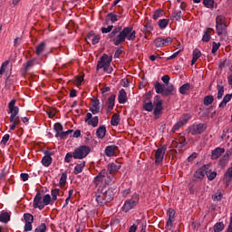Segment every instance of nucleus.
Returning <instances> with one entry per match:
<instances>
[{
	"instance_id": "63",
	"label": "nucleus",
	"mask_w": 232,
	"mask_h": 232,
	"mask_svg": "<svg viewBox=\"0 0 232 232\" xmlns=\"http://www.w3.org/2000/svg\"><path fill=\"white\" fill-rule=\"evenodd\" d=\"M192 55L194 58L198 59L200 55H202V53H200V50L195 49L192 53Z\"/></svg>"
},
{
	"instance_id": "44",
	"label": "nucleus",
	"mask_w": 232,
	"mask_h": 232,
	"mask_svg": "<svg viewBox=\"0 0 232 232\" xmlns=\"http://www.w3.org/2000/svg\"><path fill=\"white\" fill-rule=\"evenodd\" d=\"M167 215L169 217L168 220H175V215H176L175 209L169 208L167 211Z\"/></svg>"
},
{
	"instance_id": "58",
	"label": "nucleus",
	"mask_w": 232,
	"mask_h": 232,
	"mask_svg": "<svg viewBox=\"0 0 232 232\" xmlns=\"http://www.w3.org/2000/svg\"><path fill=\"white\" fill-rule=\"evenodd\" d=\"M8 140H10V134H5L2 138L1 144H4V146H6Z\"/></svg>"
},
{
	"instance_id": "16",
	"label": "nucleus",
	"mask_w": 232,
	"mask_h": 232,
	"mask_svg": "<svg viewBox=\"0 0 232 232\" xmlns=\"http://www.w3.org/2000/svg\"><path fill=\"white\" fill-rule=\"evenodd\" d=\"M223 153H226L225 148H220V147L216 148L214 150H212V153H211L212 160H217V159H220Z\"/></svg>"
},
{
	"instance_id": "7",
	"label": "nucleus",
	"mask_w": 232,
	"mask_h": 232,
	"mask_svg": "<svg viewBox=\"0 0 232 232\" xmlns=\"http://www.w3.org/2000/svg\"><path fill=\"white\" fill-rule=\"evenodd\" d=\"M121 169V164L110 163L107 166V171L109 172L107 176V179L105 180V185L111 184V182H114L115 180V173Z\"/></svg>"
},
{
	"instance_id": "26",
	"label": "nucleus",
	"mask_w": 232,
	"mask_h": 232,
	"mask_svg": "<svg viewBox=\"0 0 232 232\" xmlns=\"http://www.w3.org/2000/svg\"><path fill=\"white\" fill-rule=\"evenodd\" d=\"M203 5L206 8H209L212 10V8H217V4L215 3V0H203Z\"/></svg>"
},
{
	"instance_id": "3",
	"label": "nucleus",
	"mask_w": 232,
	"mask_h": 232,
	"mask_svg": "<svg viewBox=\"0 0 232 232\" xmlns=\"http://www.w3.org/2000/svg\"><path fill=\"white\" fill-rule=\"evenodd\" d=\"M115 191L116 189L113 188L108 189L99 188L94 195L98 206H106V204L111 202L115 198Z\"/></svg>"
},
{
	"instance_id": "20",
	"label": "nucleus",
	"mask_w": 232,
	"mask_h": 232,
	"mask_svg": "<svg viewBox=\"0 0 232 232\" xmlns=\"http://www.w3.org/2000/svg\"><path fill=\"white\" fill-rule=\"evenodd\" d=\"M119 150V147L115 145H110L105 148V155L107 157H113L115 155V151Z\"/></svg>"
},
{
	"instance_id": "62",
	"label": "nucleus",
	"mask_w": 232,
	"mask_h": 232,
	"mask_svg": "<svg viewBox=\"0 0 232 232\" xmlns=\"http://www.w3.org/2000/svg\"><path fill=\"white\" fill-rule=\"evenodd\" d=\"M24 229L25 232H30L34 229V227L32 226V223H25Z\"/></svg>"
},
{
	"instance_id": "42",
	"label": "nucleus",
	"mask_w": 232,
	"mask_h": 232,
	"mask_svg": "<svg viewBox=\"0 0 232 232\" xmlns=\"http://www.w3.org/2000/svg\"><path fill=\"white\" fill-rule=\"evenodd\" d=\"M154 44L157 48L164 46V38L158 37L154 40Z\"/></svg>"
},
{
	"instance_id": "45",
	"label": "nucleus",
	"mask_w": 232,
	"mask_h": 232,
	"mask_svg": "<svg viewBox=\"0 0 232 232\" xmlns=\"http://www.w3.org/2000/svg\"><path fill=\"white\" fill-rule=\"evenodd\" d=\"M224 97V86L218 85V100L220 101Z\"/></svg>"
},
{
	"instance_id": "33",
	"label": "nucleus",
	"mask_w": 232,
	"mask_h": 232,
	"mask_svg": "<svg viewBox=\"0 0 232 232\" xmlns=\"http://www.w3.org/2000/svg\"><path fill=\"white\" fill-rule=\"evenodd\" d=\"M54 131H55V137L58 139V137L61 136V133H63V124L61 123H55L54 124Z\"/></svg>"
},
{
	"instance_id": "31",
	"label": "nucleus",
	"mask_w": 232,
	"mask_h": 232,
	"mask_svg": "<svg viewBox=\"0 0 232 232\" xmlns=\"http://www.w3.org/2000/svg\"><path fill=\"white\" fill-rule=\"evenodd\" d=\"M154 103L153 102H145V103H143V110L145 111H153V108H154Z\"/></svg>"
},
{
	"instance_id": "6",
	"label": "nucleus",
	"mask_w": 232,
	"mask_h": 232,
	"mask_svg": "<svg viewBox=\"0 0 232 232\" xmlns=\"http://www.w3.org/2000/svg\"><path fill=\"white\" fill-rule=\"evenodd\" d=\"M113 60L112 56H109L106 53L100 58L97 63L96 70H102L103 72H107V73H111L113 68L110 67L111 65V61Z\"/></svg>"
},
{
	"instance_id": "47",
	"label": "nucleus",
	"mask_w": 232,
	"mask_h": 232,
	"mask_svg": "<svg viewBox=\"0 0 232 232\" xmlns=\"http://www.w3.org/2000/svg\"><path fill=\"white\" fill-rule=\"evenodd\" d=\"M34 232H46V224H40L35 229Z\"/></svg>"
},
{
	"instance_id": "18",
	"label": "nucleus",
	"mask_w": 232,
	"mask_h": 232,
	"mask_svg": "<svg viewBox=\"0 0 232 232\" xmlns=\"http://www.w3.org/2000/svg\"><path fill=\"white\" fill-rule=\"evenodd\" d=\"M9 121L11 122V125L9 129L11 131H14L18 124H21V118L19 116H10Z\"/></svg>"
},
{
	"instance_id": "46",
	"label": "nucleus",
	"mask_w": 232,
	"mask_h": 232,
	"mask_svg": "<svg viewBox=\"0 0 232 232\" xmlns=\"http://www.w3.org/2000/svg\"><path fill=\"white\" fill-rule=\"evenodd\" d=\"M72 159H75V156H74V151L72 152H68L66 155H65V162L67 163H70L72 162Z\"/></svg>"
},
{
	"instance_id": "21",
	"label": "nucleus",
	"mask_w": 232,
	"mask_h": 232,
	"mask_svg": "<svg viewBox=\"0 0 232 232\" xmlns=\"http://www.w3.org/2000/svg\"><path fill=\"white\" fill-rule=\"evenodd\" d=\"M115 94L111 95L107 100V111L110 112L115 107Z\"/></svg>"
},
{
	"instance_id": "28",
	"label": "nucleus",
	"mask_w": 232,
	"mask_h": 232,
	"mask_svg": "<svg viewBox=\"0 0 232 232\" xmlns=\"http://www.w3.org/2000/svg\"><path fill=\"white\" fill-rule=\"evenodd\" d=\"M141 32H143V34H145V37L148 38V35H150V34L153 32V27L149 24H146L141 29Z\"/></svg>"
},
{
	"instance_id": "41",
	"label": "nucleus",
	"mask_w": 232,
	"mask_h": 232,
	"mask_svg": "<svg viewBox=\"0 0 232 232\" xmlns=\"http://www.w3.org/2000/svg\"><path fill=\"white\" fill-rule=\"evenodd\" d=\"M24 219L25 223L34 224V216L30 213L24 214Z\"/></svg>"
},
{
	"instance_id": "11",
	"label": "nucleus",
	"mask_w": 232,
	"mask_h": 232,
	"mask_svg": "<svg viewBox=\"0 0 232 232\" xmlns=\"http://www.w3.org/2000/svg\"><path fill=\"white\" fill-rule=\"evenodd\" d=\"M206 126L205 123H198L196 125H192L188 128V132L191 133V135H201V133H204L206 131Z\"/></svg>"
},
{
	"instance_id": "12",
	"label": "nucleus",
	"mask_w": 232,
	"mask_h": 232,
	"mask_svg": "<svg viewBox=\"0 0 232 232\" xmlns=\"http://www.w3.org/2000/svg\"><path fill=\"white\" fill-rule=\"evenodd\" d=\"M108 170L106 169H103L101 172L98 173L96 177L93 179V184L97 186L98 184H101V182H104L106 184V180H108Z\"/></svg>"
},
{
	"instance_id": "37",
	"label": "nucleus",
	"mask_w": 232,
	"mask_h": 232,
	"mask_svg": "<svg viewBox=\"0 0 232 232\" xmlns=\"http://www.w3.org/2000/svg\"><path fill=\"white\" fill-rule=\"evenodd\" d=\"M224 227H226L224 222H218L214 225V232H222L224 231Z\"/></svg>"
},
{
	"instance_id": "14",
	"label": "nucleus",
	"mask_w": 232,
	"mask_h": 232,
	"mask_svg": "<svg viewBox=\"0 0 232 232\" xmlns=\"http://www.w3.org/2000/svg\"><path fill=\"white\" fill-rule=\"evenodd\" d=\"M44 155L42 159V164L45 168H48L53 161L52 155H53V151L45 150Z\"/></svg>"
},
{
	"instance_id": "54",
	"label": "nucleus",
	"mask_w": 232,
	"mask_h": 232,
	"mask_svg": "<svg viewBox=\"0 0 232 232\" xmlns=\"http://www.w3.org/2000/svg\"><path fill=\"white\" fill-rule=\"evenodd\" d=\"M207 177L208 180H215L217 179V171L208 172Z\"/></svg>"
},
{
	"instance_id": "22",
	"label": "nucleus",
	"mask_w": 232,
	"mask_h": 232,
	"mask_svg": "<svg viewBox=\"0 0 232 232\" xmlns=\"http://www.w3.org/2000/svg\"><path fill=\"white\" fill-rule=\"evenodd\" d=\"M84 166H86V161H80L79 163H77L73 170L74 175H79V173H82Z\"/></svg>"
},
{
	"instance_id": "61",
	"label": "nucleus",
	"mask_w": 232,
	"mask_h": 232,
	"mask_svg": "<svg viewBox=\"0 0 232 232\" xmlns=\"http://www.w3.org/2000/svg\"><path fill=\"white\" fill-rule=\"evenodd\" d=\"M82 81H84V76H78L74 82L76 86H81L82 84Z\"/></svg>"
},
{
	"instance_id": "43",
	"label": "nucleus",
	"mask_w": 232,
	"mask_h": 232,
	"mask_svg": "<svg viewBox=\"0 0 232 232\" xmlns=\"http://www.w3.org/2000/svg\"><path fill=\"white\" fill-rule=\"evenodd\" d=\"M163 12L164 11H162V9H157L153 14L152 19H154V21H157V19L162 17Z\"/></svg>"
},
{
	"instance_id": "32",
	"label": "nucleus",
	"mask_w": 232,
	"mask_h": 232,
	"mask_svg": "<svg viewBox=\"0 0 232 232\" xmlns=\"http://www.w3.org/2000/svg\"><path fill=\"white\" fill-rule=\"evenodd\" d=\"M189 90H191V85L189 83H185L179 88V93H181V95H186Z\"/></svg>"
},
{
	"instance_id": "19",
	"label": "nucleus",
	"mask_w": 232,
	"mask_h": 232,
	"mask_svg": "<svg viewBox=\"0 0 232 232\" xmlns=\"http://www.w3.org/2000/svg\"><path fill=\"white\" fill-rule=\"evenodd\" d=\"M118 101L120 104H126V102H128V93H126V90L121 89L119 92Z\"/></svg>"
},
{
	"instance_id": "38",
	"label": "nucleus",
	"mask_w": 232,
	"mask_h": 232,
	"mask_svg": "<svg viewBox=\"0 0 232 232\" xmlns=\"http://www.w3.org/2000/svg\"><path fill=\"white\" fill-rule=\"evenodd\" d=\"M158 24H159L160 30H164V28H167L168 24H169V19H160L158 22Z\"/></svg>"
},
{
	"instance_id": "40",
	"label": "nucleus",
	"mask_w": 232,
	"mask_h": 232,
	"mask_svg": "<svg viewBox=\"0 0 232 232\" xmlns=\"http://www.w3.org/2000/svg\"><path fill=\"white\" fill-rule=\"evenodd\" d=\"M72 133H73V130H68L67 131H63L60 134V139L61 140H64L66 139H68V135H72Z\"/></svg>"
},
{
	"instance_id": "4",
	"label": "nucleus",
	"mask_w": 232,
	"mask_h": 232,
	"mask_svg": "<svg viewBox=\"0 0 232 232\" xmlns=\"http://www.w3.org/2000/svg\"><path fill=\"white\" fill-rule=\"evenodd\" d=\"M169 75H164L161 78V81L164 84H161L159 82H156L154 84V90L156 93L162 95V97H169V95H173L175 92V86L172 83H169Z\"/></svg>"
},
{
	"instance_id": "10",
	"label": "nucleus",
	"mask_w": 232,
	"mask_h": 232,
	"mask_svg": "<svg viewBox=\"0 0 232 232\" xmlns=\"http://www.w3.org/2000/svg\"><path fill=\"white\" fill-rule=\"evenodd\" d=\"M168 148L166 145H163L162 147H160L157 149L156 153H155V164L159 166V164H162L164 161V155H166V150Z\"/></svg>"
},
{
	"instance_id": "34",
	"label": "nucleus",
	"mask_w": 232,
	"mask_h": 232,
	"mask_svg": "<svg viewBox=\"0 0 232 232\" xmlns=\"http://www.w3.org/2000/svg\"><path fill=\"white\" fill-rule=\"evenodd\" d=\"M46 49V42H42L37 47H36V55H41L43 52Z\"/></svg>"
},
{
	"instance_id": "2",
	"label": "nucleus",
	"mask_w": 232,
	"mask_h": 232,
	"mask_svg": "<svg viewBox=\"0 0 232 232\" xmlns=\"http://www.w3.org/2000/svg\"><path fill=\"white\" fill-rule=\"evenodd\" d=\"M59 188H54L51 191L50 194H46L43 196V193H41V190H38L35 197L34 198L33 201V208L34 209H40V211H43L46 206H50V204H53L55 200H57V197H59Z\"/></svg>"
},
{
	"instance_id": "29",
	"label": "nucleus",
	"mask_w": 232,
	"mask_h": 232,
	"mask_svg": "<svg viewBox=\"0 0 232 232\" xmlns=\"http://www.w3.org/2000/svg\"><path fill=\"white\" fill-rule=\"evenodd\" d=\"M117 17H118V15L115 14L113 12L109 13L106 15V23H108V21H111V23H117L119 21V19Z\"/></svg>"
},
{
	"instance_id": "57",
	"label": "nucleus",
	"mask_w": 232,
	"mask_h": 232,
	"mask_svg": "<svg viewBox=\"0 0 232 232\" xmlns=\"http://www.w3.org/2000/svg\"><path fill=\"white\" fill-rule=\"evenodd\" d=\"M35 63H34V60H30L26 63L25 66H24V70L25 72H28V70H30V68H32V66H34Z\"/></svg>"
},
{
	"instance_id": "1",
	"label": "nucleus",
	"mask_w": 232,
	"mask_h": 232,
	"mask_svg": "<svg viewBox=\"0 0 232 232\" xmlns=\"http://www.w3.org/2000/svg\"><path fill=\"white\" fill-rule=\"evenodd\" d=\"M110 43H112L114 46H120L127 41H135L137 39V31L133 30V27L118 26L114 27L113 30L108 34Z\"/></svg>"
},
{
	"instance_id": "48",
	"label": "nucleus",
	"mask_w": 232,
	"mask_h": 232,
	"mask_svg": "<svg viewBox=\"0 0 232 232\" xmlns=\"http://www.w3.org/2000/svg\"><path fill=\"white\" fill-rule=\"evenodd\" d=\"M113 32V25H108L107 27H102V34H111Z\"/></svg>"
},
{
	"instance_id": "36",
	"label": "nucleus",
	"mask_w": 232,
	"mask_h": 232,
	"mask_svg": "<svg viewBox=\"0 0 232 232\" xmlns=\"http://www.w3.org/2000/svg\"><path fill=\"white\" fill-rule=\"evenodd\" d=\"M67 179H68V175L66 174V172L62 173V176H61L60 181H59L60 188H64V186L66 185Z\"/></svg>"
},
{
	"instance_id": "64",
	"label": "nucleus",
	"mask_w": 232,
	"mask_h": 232,
	"mask_svg": "<svg viewBox=\"0 0 232 232\" xmlns=\"http://www.w3.org/2000/svg\"><path fill=\"white\" fill-rule=\"evenodd\" d=\"M226 232H232V213L230 217V222Z\"/></svg>"
},
{
	"instance_id": "17",
	"label": "nucleus",
	"mask_w": 232,
	"mask_h": 232,
	"mask_svg": "<svg viewBox=\"0 0 232 232\" xmlns=\"http://www.w3.org/2000/svg\"><path fill=\"white\" fill-rule=\"evenodd\" d=\"M223 182L226 188H229V184L232 182V167L228 168L224 175Z\"/></svg>"
},
{
	"instance_id": "59",
	"label": "nucleus",
	"mask_w": 232,
	"mask_h": 232,
	"mask_svg": "<svg viewBox=\"0 0 232 232\" xmlns=\"http://www.w3.org/2000/svg\"><path fill=\"white\" fill-rule=\"evenodd\" d=\"M95 35V33L93 31H91L86 37V43H88V44H90V41L92 42V40L93 39V36Z\"/></svg>"
},
{
	"instance_id": "23",
	"label": "nucleus",
	"mask_w": 232,
	"mask_h": 232,
	"mask_svg": "<svg viewBox=\"0 0 232 232\" xmlns=\"http://www.w3.org/2000/svg\"><path fill=\"white\" fill-rule=\"evenodd\" d=\"M96 137L98 139H102L103 137H106V126L102 125L97 129Z\"/></svg>"
},
{
	"instance_id": "24",
	"label": "nucleus",
	"mask_w": 232,
	"mask_h": 232,
	"mask_svg": "<svg viewBox=\"0 0 232 232\" xmlns=\"http://www.w3.org/2000/svg\"><path fill=\"white\" fill-rule=\"evenodd\" d=\"M0 222H3L4 224H8V222H10V213L5 211L1 212Z\"/></svg>"
},
{
	"instance_id": "50",
	"label": "nucleus",
	"mask_w": 232,
	"mask_h": 232,
	"mask_svg": "<svg viewBox=\"0 0 232 232\" xmlns=\"http://www.w3.org/2000/svg\"><path fill=\"white\" fill-rule=\"evenodd\" d=\"M195 179H199V180H202L203 177H206V174L202 172V170L198 169L194 174Z\"/></svg>"
},
{
	"instance_id": "51",
	"label": "nucleus",
	"mask_w": 232,
	"mask_h": 232,
	"mask_svg": "<svg viewBox=\"0 0 232 232\" xmlns=\"http://www.w3.org/2000/svg\"><path fill=\"white\" fill-rule=\"evenodd\" d=\"M212 198L215 202H220V200H222V192H217L214 196H212Z\"/></svg>"
},
{
	"instance_id": "27",
	"label": "nucleus",
	"mask_w": 232,
	"mask_h": 232,
	"mask_svg": "<svg viewBox=\"0 0 232 232\" xmlns=\"http://www.w3.org/2000/svg\"><path fill=\"white\" fill-rule=\"evenodd\" d=\"M119 122H121V116L118 113H114L111 119V126H119Z\"/></svg>"
},
{
	"instance_id": "5",
	"label": "nucleus",
	"mask_w": 232,
	"mask_h": 232,
	"mask_svg": "<svg viewBox=\"0 0 232 232\" xmlns=\"http://www.w3.org/2000/svg\"><path fill=\"white\" fill-rule=\"evenodd\" d=\"M216 32L218 37L227 35V19L222 14L216 17Z\"/></svg>"
},
{
	"instance_id": "30",
	"label": "nucleus",
	"mask_w": 232,
	"mask_h": 232,
	"mask_svg": "<svg viewBox=\"0 0 232 232\" xmlns=\"http://www.w3.org/2000/svg\"><path fill=\"white\" fill-rule=\"evenodd\" d=\"M88 126H92V128H97L99 126V116H94L92 119L87 121Z\"/></svg>"
},
{
	"instance_id": "53",
	"label": "nucleus",
	"mask_w": 232,
	"mask_h": 232,
	"mask_svg": "<svg viewBox=\"0 0 232 232\" xmlns=\"http://www.w3.org/2000/svg\"><path fill=\"white\" fill-rule=\"evenodd\" d=\"M218 48H220V43L213 42L212 44V53H217L218 52Z\"/></svg>"
},
{
	"instance_id": "56",
	"label": "nucleus",
	"mask_w": 232,
	"mask_h": 232,
	"mask_svg": "<svg viewBox=\"0 0 232 232\" xmlns=\"http://www.w3.org/2000/svg\"><path fill=\"white\" fill-rule=\"evenodd\" d=\"M171 43H173L172 37L163 38V45L164 46H169V44H171Z\"/></svg>"
},
{
	"instance_id": "15",
	"label": "nucleus",
	"mask_w": 232,
	"mask_h": 232,
	"mask_svg": "<svg viewBox=\"0 0 232 232\" xmlns=\"http://www.w3.org/2000/svg\"><path fill=\"white\" fill-rule=\"evenodd\" d=\"M15 102H16L15 99H13L8 103L9 113H11V116L19 115V107L15 106Z\"/></svg>"
},
{
	"instance_id": "52",
	"label": "nucleus",
	"mask_w": 232,
	"mask_h": 232,
	"mask_svg": "<svg viewBox=\"0 0 232 232\" xmlns=\"http://www.w3.org/2000/svg\"><path fill=\"white\" fill-rule=\"evenodd\" d=\"M184 124L181 121H178L173 127H172V132L175 133V131H179L180 128H182Z\"/></svg>"
},
{
	"instance_id": "13",
	"label": "nucleus",
	"mask_w": 232,
	"mask_h": 232,
	"mask_svg": "<svg viewBox=\"0 0 232 232\" xmlns=\"http://www.w3.org/2000/svg\"><path fill=\"white\" fill-rule=\"evenodd\" d=\"M137 206V199H127L122 206V211L128 213V211H131Z\"/></svg>"
},
{
	"instance_id": "49",
	"label": "nucleus",
	"mask_w": 232,
	"mask_h": 232,
	"mask_svg": "<svg viewBox=\"0 0 232 232\" xmlns=\"http://www.w3.org/2000/svg\"><path fill=\"white\" fill-rule=\"evenodd\" d=\"M211 168L210 164H205L200 169H198L200 171H202L203 174L208 175V169Z\"/></svg>"
},
{
	"instance_id": "9",
	"label": "nucleus",
	"mask_w": 232,
	"mask_h": 232,
	"mask_svg": "<svg viewBox=\"0 0 232 232\" xmlns=\"http://www.w3.org/2000/svg\"><path fill=\"white\" fill-rule=\"evenodd\" d=\"M153 104H154L153 115L155 116V119H159V117L162 115V111H164V107L162 106V101L160 100V96L156 95L154 97Z\"/></svg>"
},
{
	"instance_id": "8",
	"label": "nucleus",
	"mask_w": 232,
	"mask_h": 232,
	"mask_svg": "<svg viewBox=\"0 0 232 232\" xmlns=\"http://www.w3.org/2000/svg\"><path fill=\"white\" fill-rule=\"evenodd\" d=\"M74 159L82 160V159H86L87 155H90V151H92V147L82 145L76 149H74Z\"/></svg>"
},
{
	"instance_id": "25",
	"label": "nucleus",
	"mask_w": 232,
	"mask_h": 232,
	"mask_svg": "<svg viewBox=\"0 0 232 232\" xmlns=\"http://www.w3.org/2000/svg\"><path fill=\"white\" fill-rule=\"evenodd\" d=\"M231 99H232V94H226L222 102L219 103V108H226V106L227 105V102H229Z\"/></svg>"
},
{
	"instance_id": "60",
	"label": "nucleus",
	"mask_w": 232,
	"mask_h": 232,
	"mask_svg": "<svg viewBox=\"0 0 232 232\" xmlns=\"http://www.w3.org/2000/svg\"><path fill=\"white\" fill-rule=\"evenodd\" d=\"M202 41L204 43H209V41H211V34H208V33H204Z\"/></svg>"
},
{
	"instance_id": "39",
	"label": "nucleus",
	"mask_w": 232,
	"mask_h": 232,
	"mask_svg": "<svg viewBox=\"0 0 232 232\" xmlns=\"http://www.w3.org/2000/svg\"><path fill=\"white\" fill-rule=\"evenodd\" d=\"M171 19H175V21H180V19H182V11H174L171 14Z\"/></svg>"
},
{
	"instance_id": "55",
	"label": "nucleus",
	"mask_w": 232,
	"mask_h": 232,
	"mask_svg": "<svg viewBox=\"0 0 232 232\" xmlns=\"http://www.w3.org/2000/svg\"><path fill=\"white\" fill-rule=\"evenodd\" d=\"M9 63H10V62L5 61V62H4V63H2L1 68H0V75H3V73H5V68H6V67L8 66Z\"/></svg>"
},
{
	"instance_id": "35",
	"label": "nucleus",
	"mask_w": 232,
	"mask_h": 232,
	"mask_svg": "<svg viewBox=\"0 0 232 232\" xmlns=\"http://www.w3.org/2000/svg\"><path fill=\"white\" fill-rule=\"evenodd\" d=\"M213 101H215V97H213V95H207L204 98L203 104L204 106H209V104H213Z\"/></svg>"
}]
</instances>
